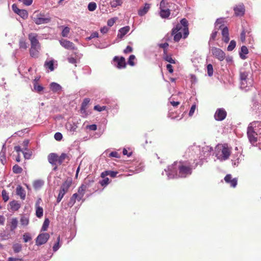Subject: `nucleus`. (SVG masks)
<instances>
[{"label": "nucleus", "instance_id": "f8f14e48", "mask_svg": "<svg viewBox=\"0 0 261 261\" xmlns=\"http://www.w3.org/2000/svg\"><path fill=\"white\" fill-rule=\"evenodd\" d=\"M49 235L48 233H42L38 236L36 239V244L40 246L45 244L48 240Z\"/></svg>", "mask_w": 261, "mask_h": 261}, {"label": "nucleus", "instance_id": "9b49d317", "mask_svg": "<svg viewBox=\"0 0 261 261\" xmlns=\"http://www.w3.org/2000/svg\"><path fill=\"white\" fill-rule=\"evenodd\" d=\"M165 4V0H162L160 5V16L162 18H167L170 13L169 8L167 6H164Z\"/></svg>", "mask_w": 261, "mask_h": 261}, {"label": "nucleus", "instance_id": "20e7f679", "mask_svg": "<svg viewBox=\"0 0 261 261\" xmlns=\"http://www.w3.org/2000/svg\"><path fill=\"white\" fill-rule=\"evenodd\" d=\"M188 22L186 19L183 18L180 22L176 24V27L172 29V35H174V40L178 42L183 38H186L189 35Z\"/></svg>", "mask_w": 261, "mask_h": 261}, {"label": "nucleus", "instance_id": "f257e3e1", "mask_svg": "<svg viewBox=\"0 0 261 261\" xmlns=\"http://www.w3.org/2000/svg\"><path fill=\"white\" fill-rule=\"evenodd\" d=\"M192 166L188 161L175 162L168 166L167 169H165L162 174L165 173L168 179L186 177L192 174Z\"/></svg>", "mask_w": 261, "mask_h": 261}, {"label": "nucleus", "instance_id": "79ce46f5", "mask_svg": "<svg viewBox=\"0 0 261 261\" xmlns=\"http://www.w3.org/2000/svg\"><path fill=\"white\" fill-rule=\"evenodd\" d=\"M90 102V99L86 98H85L82 103L81 109V112L82 113L83 110H85V109Z\"/></svg>", "mask_w": 261, "mask_h": 261}, {"label": "nucleus", "instance_id": "49530a36", "mask_svg": "<svg viewBox=\"0 0 261 261\" xmlns=\"http://www.w3.org/2000/svg\"><path fill=\"white\" fill-rule=\"evenodd\" d=\"M18 15L23 19H25L28 17V12L27 10L22 9Z\"/></svg>", "mask_w": 261, "mask_h": 261}, {"label": "nucleus", "instance_id": "13d9d810", "mask_svg": "<svg viewBox=\"0 0 261 261\" xmlns=\"http://www.w3.org/2000/svg\"><path fill=\"white\" fill-rule=\"evenodd\" d=\"M106 109V106H100L99 105L95 106L94 107V109L98 112H101L102 111L105 110Z\"/></svg>", "mask_w": 261, "mask_h": 261}, {"label": "nucleus", "instance_id": "ea45409f", "mask_svg": "<svg viewBox=\"0 0 261 261\" xmlns=\"http://www.w3.org/2000/svg\"><path fill=\"white\" fill-rule=\"evenodd\" d=\"M86 188V186L84 185H82L81 186H80L79 188L78 192L77 193L78 195H80L81 197H84Z\"/></svg>", "mask_w": 261, "mask_h": 261}, {"label": "nucleus", "instance_id": "0eeeda50", "mask_svg": "<svg viewBox=\"0 0 261 261\" xmlns=\"http://www.w3.org/2000/svg\"><path fill=\"white\" fill-rule=\"evenodd\" d=\"M32 18L33 21L37 25L46 24L51 21L50 17H45V15L43 13L34 14Z\"/></svg>", "mask_w": 261, "mask_h": 261}, {"label": "nucleus", "instance_id": "412c9836", "mask_svg": "<svg viewBox=\"0 0 261 261\" xmlns=\"http://www.w3.org/2000/svg\"><path fill=\"white\" fill-rule=\"evenodd\" d=\"M6 147L5 144H4L2 149V150L0 152V161L1 163L4 165L6 162Z\"/></svg>", "mask_w": 261, "mask_h": 261}, {"label": "nucleus", "instance_id": "6e6552de", "mask_svg": "<svg viewBox=\"0 0 261 261\" xmlns=\"http://www.w3.org/2000/svg\"><path fill=\"white\" fill-rule=\"evenodd\" d=\"M211 50L212 55L219 61H222L225 58V54L221 49L213 47Z\"/></svg>", "mask_w": 261, "mask_h": 261}, {"label": "nucleus", "instance_id": "473e14b6", "mask_svg": "<svg viewBox=\"0 0 261 261\" xmlns=\"http://www.w3.org/2000/svg\"><path fill=\"white\" fill-rule=\"evenodd\" d=\"M44 184L42 180H36L34 182L33 187L35 189H40Z\"/></svg>", "mask_w": 261, "mask_h": 261}, {"label": "nucleus", "instance_id": "bf43d9fd", "mask_svg": "<svg viewBox=\"0 0 261 261\" xmlns=\"http://www.w3.org/2000/svg\"><path fill=\"white\" fill-rule=\"evenodd\" d=\"M23 239L24 242L27 243L32 239L31 237L28 233H25L23 234Z\"/></svg>", "mask_w": 261, "mask_h": 261}, {"label": "nucleus", "instance_id": "37998d69", "mask_svg": "<svg viewBox=\"0 0 261 261\" xmlns=\"http://www.w3.org/2000/svg\"><path fill=\"white\" fill-rule=\"evenodd\" d=\"M163 58L165 60L169 62L170 63H172V64L175 63V60L172 58L171 56L167 55V53L164 54Z\"/></svg>", "mask_w": 261, "mask_h": 261}, {"label": "nucleus", "instance_id": "72a5a7b5", "mask_svg": "<svg viewBox=\"0 0 261 261\" xmlns=\"http://www.w3.org/2000/svg\"><path fill=\"white\" fill-rule=\"evenodd\" d=\"M44 67L46 68H48L50 71H53L54 70L53 61H45Z\"/></svg>", "mask_w": 261, "mask_h": 261}, {"label": "nucleus", "instance_id": "a211bd4d", "mask_svg": "<svg viewBox=\"0 0 261 261\" xmlns=\"http://www.w3.org/2000/svg\"><path fill=\"white\" fill-rule=\"evenodd\" d=\"M129 26H125L120 29L118 31L117 37L120 39L122 38L129 31Z\"/></svg>", "mask_w": 261, "mask_h": 261}, {"label": "nucleus", "instance_id": "a18cd8bd", "mask_svg": "<svg viewBox=\"0 0 261 261\" xmlns=\"http://www.w3.org/2000/svg\"><path fill=\"white\" fill-rule=\"evenodd\" d=\"M12 169H13V172L15 173H16V174L20 173L22 171V168L20 167L18 165H15L13 167Z\"/></svg>", "mask_w": 261, "mask_h": 261}, {"label": "nucleus", "instance_id": "774afa93", "mask_svg": "<svg viewBox=\"0 0 261 261\" xmlns=\"http://www.w3.org/2000/svg\"><path fill=\"white\" fill-rule=\"evenodd\" d=\"M135 56L134 55H130L129 57V60H128V64L131 65V66H134V63L133 62V61L135 60Z\"/></svg>", "mask_w": 261, "mask_h": 261}, {"label": "nucleus", "instance_id": "6ab92c4d", "mask_svg": "<svg viewBox=\"0 0 261 261\" xmlns=\"http://www.w3.org/2000/svg\"><path fill=\"white\" fill-rule=\"evenodd\" d=\"M16 193L18 196H20L21 199L24 200L25 199V191L21 186L18 185L16 187Z\"/></svg>", "mask_w": 261, "mask_h": 261}, {"label": "nucleus", "instance_id": "4c0bfd02", "mask_svg": "<svg viewBox=\"0 0 261 261\" xmlns=\"http://www.w3.org/2000/svg\"><path fill=\"white\" fill-rule=\"evenodd\" d=\"M18 221L16 218L12 219L10 224V229L11 231L14 230L17 227Z\"/></svg>", "mask_w": 261, "mask_h": 261}, {"label": "nucleus", "instance_id": "c756f323", "mask_svg": "<svg viewBox=\"0 0 261 261\" xmlns=\"http://www.w3.org/2000/svg\"><path fill=\"white\" fill-rule=\"evenodd\" d=\"M252 108L254 110H258L261 109V102H258L255 99H253L252 101Z\"/></svg>", "mask_w": 261, "mask_h": 261}, {"label": "nucleus", "instance_id": "f704fd0d", "mask_svg": "<svg viewBox=\"0 0 261 261\" xmlns=\"http://www.w3.org/2000/svg\"><path fill=\"white\" fill-rule=\"evenodd\" d=\"M62 27L63 28V29L62 33H61L62 36L63 37H68V35L70 31V28H69L68 27H63V26H62Z\"/></svg>", "mask_w": 261, "mask_h": 261}, {"label": "nucleus", "instance_id": "5701e85b", "mask_svg": "<svg viewBox=\"0 0 261 261\" xmlns=\"http://www.w3.org/2000/svg\"><path fill=\"white\" fill-rule=\"evenodd\" d=\"M70 186L71 182L70 181H66L61 185L60 191L65 194L68 191Z\"/></svg>", "mask_w": 261, "mask_h": 261}, {"label": "nucleus", "instance_id": "c85d7f7f", "mask_svg": "<svg viewBox=\"0 0 261 261\" xmlns=\"http://www.w3.org/2000/svg\"><path fill=\"white\" fill-rule=\"evenodd\" d=\"M10 205L11 206V208L12 209V211H17L20 207L19 203H18L17 201L15 200L11 201L10 203Z\"/></svg>", "mask_w": 261, "mask_h": 261}, {"label": "nucleus", "instance_id": "e433bc0d", "mask_svg": "<svg viewBox=\"0 0 261 261\" xmlns=\"http://www.w3.org/2000/svg\"><path fill=\"white\" fill-rule=\"evenodd\" d=\"M29 222V219L27 216H22L20 219V223L22 225L27 226Z\"/></svg>", "mask_w": 261, "mask_h": 261}, {"label": "nucleus", "instance_id": "2eb2a0df", "mask_svg": "<svg viewBox=\"0 0 261 261\" xmlns=\"http://www.w3.org/2000/svg\"><path fill=\"white\" fill-rule=\"evenodd\" d=\"M60 44L67 49L74 50L76 49L75 45L70 41L61 39L59 41Z\"/></svg>", "mask_w": 261, "mask_h": 261}, {"label": "nucleus", "instance_id": "c9c22d12", "mask_svg": "<svg viewBox=\"0 0 261 261\" xmlns=\"http://www.w3.org/2000/svg\"><path fill=\"white\" fill-rule=\"evenodd\" d=\"M36 209V216L40 218L43 216V210L42 207H35Z\"/></svg>", "mask_w": 261, "mask_h": 261}, {"label": "nucleus", "instance_id": "0e129e2a", "mask_svg": "<svg viewBox=\"0 0 261 261\" xmlns=\"http://www.w3.org/2000/svg\"><path fill=\"white\" fill-rule=\"evenodd\" d=\"M65 194V193L61 192L60 191H59V193L57 199V203H59L61 201Z\"/></svg>", "mask_w": 261, "mask_h": 261}, {"label": "nucleus", "instance_id": "a878e982", "mask_svg": "<svg viewBox=\"0 0 261 261\" xmlns=\"http://www.w3.org/2000/svg\"><path fill=\"white\" fill-rule=\"evenodd\" d=\"M150 8V4H145L144 7L142 9H140L138 11V14L140 16L144 15L149 10Z\"/></svg>", "mask_w": 261, "mask_h": 261}, {"label": "nucleus", "instance_id": "aec40b11", "mask_svg": "<svg viewBox=\"0 0 261 261\" xmlns=\"http://www.w3.org/2000/svg\"><path fill=\"white\" fill-rule=\"evenodd\" d=\"M40 49L41 47L31 46L30 50L31 56L33 58H37L39 56Z\"/></svg>", "mask_w": 261, "mask_h": 261}, {"label": "nucleus", "instance_id": "864d4df0", "mask_svg": "<svg viewBox=\"0 0 261 261\" xmlns=\"http://www.w3.org/2000/svg\"><path fill=\"white\" fill-rule=\"evenodd\" d=\"M117 19L118 18L117 17H113L109 19L107 22L108 25L110 27H112L116 22V21L117 20Z\"/></svg>", "mask_w": 261, "mask_h": 261}, {"label": "nucleus", "instance_id": "b1692460", "mask_svg": "<svg viewBox=\"0 0 261 261\" xmlns=\"http://www.w3.org/2000/svg\"><path fill=\"white\" fill-rule=\"evenodd\" d=\"M66 128L70 133H74L76 131L77 125L75 123L68 122L66 125Z\"/></svg>", "mask_w": 261, "mask_h": 261}, {"label": "nucleus", "instance_id": "5fc2aeb1", "mask_svg": "<svg viewBox=\"0 0 261 261\" xmlns=\"http://www.w3.org/2000/svg\"><path fill=\"white\" fill-rule=\"evenodd\" d=\"M49 223V220L48 219H45L43 222L42 227V230H43V231L46 230L47 229V227H48Z\"/></svg>", "mask_w": 261, "mask_h": 261}, {"label": "nucleus", "instance_id": "e2e57ef3", "mask_svg": "<svg viewBox=\"0 0 261 261\" xmlns=\"http://www.w3.org/2000/svg\"><path fill=\"white\" fill-rule=\"evenodd\" d=\"M62 135L61 133L57 132L55 133L54 138L57 141H60L62 139Z\"/></svg>", "mask_w": 261, "mask_h": 261}, {"label": "nucleus", "instance_id": "cd10ccee", "mask_svg": "<svg viewBox=\"0 0 261 261\" xmlns=\"http://www.w3.org/2000/svg\"><path fill=\"white\" fill-rule=\"evenodd\" d=\"M117 174V172L113 171H105L101 173V176L102 178H104L106 176L110 175L112 177H116Z\"/></svg>", "mask_w": 261, "mask_h": 261}, {"label": "nucleus", "instance_id": "de8ad7c7", "mask_svg": "<svg viewBox=\"0 0 261 261\" xmlns=\"http://www.w3.org/2000/svg\"><path fill=\"white\" fill-rule=\"evenodd\" d=\"M236 46V41L234 40H231L227 46V49L228 51H232L235 48Z\"/></svg>", "mask_w": 261, "mask_h": 261}, {"label": "nucleus", "instance_id": "ddd939ff", "mask_svg": "<svg viewBox=\"0 0 261 261\" xmlns=\"http://www.w3.org/2000/svg\"><path fill=\"white\" fill-rule=\"evenodd\" d=\"M47 159L48 162L53 166H55L54 170H56L57 169V163H58V156L55 153H50L48 155Z\"/></svg>", "mask_w": 261, "mask_h": 261}, {"label": "nucleus", "instance_id": "423d86ee", "mask_svg": "<svg viewBox=\"0 0 261 261\" xmlns=\"http://www.w3.org/2000/svg\"><path fill=\"white\" fill-rule=\"evenodd\" d=\"M215 29L222 30L221 34L223 41L225 43L228 42L229 41L228 29L227 27L224 26V19L223 18L217 19L215 22Z\"/></svg>", "mask_w": 261, "mask_h": 261}, {"label": "nucleus", "instance_id": "2f4dec72", "mask_svg": "<svg viewBox=\"0 0 261 261\" xmlns=\"http://www.w3.org/2000/svg\"><path fill=\"white\" fill-rule=\"evenodd\" d=\"M67 159L68 160H69V158L68 155L64 153H63L61 154L60 156H58V164L59 165H61L62 164L63 161L66 159Z\"/></svg>", "mask_w": 261, "mask_h": 261}, {"label": "nucleus", "instance_id": "39448f33", "mask_svg": "<svg viewBox=\"0 0 261 261\" xmlns=\"http://www.w3.org/2000/svg\"><path fill=\"white\" fill-rule=\"evenodd\" d=\"M215 153L217 159L221 161L227 160L230 154V149L227 144H218L215 148Z\"/></svg>", "mask_w": 261, "mask_h": 261}, {"label": "nucleus", "instance_id": "f03ea898", "mask_svg": "<svg viewBox=\"0 0 261 261\" xmlns=\"http://www.w3.org/2000/svg\"><path fill=\"white\" fill-rule=\"evenodd\" d=\"M212 150V147L209 146H205L201 150L199 146L193 145L188 148L187 153H188L189 157L193 156L194 159L191 160L196 162L195 163V166H196L198 164L202 165V161L211 155Z\"/></svg>", "mask_w": 261, "mask_h": 261}, {"label": "nucleus", "instance_id": "680f3d73", "mask_svg": "<svg viewBox=\"0 0 261 261\" xmlns=\"http://www.w3.org/2000/svg\"><path fill=\"white\" fill-rule=\"evenodd\" d=\"M169 46V44L168 43H161L159 44V46L161 48H162L164 49V53L166 54L167 53V48Z\"/></svg>", "mask_w": 261, "mask_h": 261}, {"label": "nucleus", "instance_id": "338daca9", "mask_svg": "<svg viewBox=\"0 0 261 261\" xmlns=\"http://www.w3.org/2000/svg\"><path fill=\"white\" fill-rule=\"evenodd\" d=\"M219 29H216L215 28V30L212 32V34H211V38H210V40H215L217 35V33H218V30Z\"/></svg>", "mask_w": 261, "mask_h": 261}, {"label": "nucleus", "instance_id": "603ef678", "mask_svg": "<svg viewBox=\"0 0 261 261\" xmlns=\"http://www.w3.org/2000/svg\"><path fill=\"white\" fill-rule=\"evenodd\" d=\"M207 74L211 76L213 74V67L212 64H208L207 66Z\"/></svg>", "mask_w": 261, "mask_h": 261}, {"label": "nucleus", "instance_id": "58836bf2", "mask_svg": "<svg viewBox=\"0 0 261 261\" xmlns=\"http://www.w3.org/2000/svg\"><path fill=\"white\" fill-rule=\"evenodd\" d=\"M60 237L58 236L57 237L56 243L54 245V246L53 247V250L54 252H56L61 247V244H60Z\"/></svg>", "mask_w": 261, "mask_h": 261}, {"label": "nucleus", "instance_id": "7c9ffc66", "mask_svg": "<svg viewBox=\"0 0 261 261\" xmlns=\"http://www.w3.org/2000/svg\"><path fill=\"white\" fill-rule=\"evenodd\" d=\"M122 3V0H111L110 2V5L113 8H116L117 6H121Z\"/></svg>", "mask_w": 261, "mask_h": 261}, {"label": "nucleus", "instance_id": "4be33fe9", "mask_svg": "<svg viewBox=\"0 0 261 261\" xmlns=\"http://www.w3.org/2000/svg\"><path fill=\"white\" fill-rule=\"evenodd\" d=\"M234 11L236 15L241 16L244 13V7L242 5H239L234 8Z\"/></svg>", "mask_w": 261, "mask_h": 261}, {"label": "nucleus", "instance_id": "3c124183", "mask_svg": "<svg viewBox=\"0 0 261 261\" xmlns=\"http://www.w3.org/2000/svg\"><path fill=\"white\" fill-rule=\"evenodd\" d=\"M22 153H23L24 158L25 159L28 160L31 158V156L32 155V151L29 150V149H28V150H27V151L23 150Z\"/></svg>", "mask_w": 261, "mask_h": 261}, {"label": "nucleus", "instance_id": "1a4fd4ad", "mask_svg": "<svg viewBox=\"0 0 261 261\" xmlns=\"http://www.w3.org/2000/svg\"><path fill=\"white\" fill-rule=\"evenodd\" d=\"M248 72L244 71L241 70L240 73V78L241 81V88L242 89H245L248 87L247 82L249 81V79L248 78Z\"/></svg>", "mask_w": 261, "mask_h": 261}, {"label": "nucleus", "instance_id": "09e8293b", "mask_svg": "<svg viewBox=\"0 0 261 261\" xmlns=\"http://www.w3.org/2000/svg\"><path fill=\"white\" fill-rule=\"evenodd\" d=\"M34 86V90L37 92H40L43 91V87L40 85H38V83H35Z\"/></svg>", "mask_w": 261, "mask_h": 261}, {"label": "nucleus", "instance_id": "f3484780", "mask_svg": "<svg viewBox=\"0 0 261 261\" xmlns=\"http://www.w3.org/2000/svg\"><path fill=\"white\" fill-rule=\"evenodd\" d=\"M226 182L230 184V186L235 188L237 185L238 180L236 178H232L230 174H227L224 178Z\"/></svg>", "mask_w": 261, "mask_h": 261}, {"label": "nucleus", "instance_id": "4d7b16f0", "mask_svg": "<svg viewBox=\"0 0 261 261\" xmlns=\"http://www.w3.org/2000/svg\"><path fill=\"white\" fill-rule=\"evenodd\" d=\"M29 140H25L22 144V149L23 150H24V151H27L28 150V145H29Z\"/></svg>", "mask_w": 261, "mask_h": 261}, {"label": "nucleus", "instance_id": "8fccbe9b", "mask_svg": "<svg viewBox=\"0 0 261 261\" xmlns=\"http://www.w3.org/2000/svg\"><path fill=\"white\" fill-rule=\"evenodd\" d=\"M2 195L3 199L5 202H6L9 200V195L6 190H3L2 191Z\"/></svg>", "mask_w": 261, "mask_h": 261}, {"label": "nucleus", "instance_id": "c03bdc74", "mask_svg": "<svg viewBox=\"0 0 261 261\" xmlns=\"http://www.w3.org/2000/svg\"><path fill=\"white\" fill-rule=\"evenodd\" d=\"M97 7V5L95 2H90L88 5V10L90 11H94Z\"/></svg>", "mask_w": 261, "mask_h": 261}, {"label": "nucleus", "instance_id": "393cba45", "mask_svg": "<svg viewBox=\"0 0 261 261\" xmlns=\"http://www.w3.org/2000/svg\"><path fill=\"white\" fill-rule=\"evenodd\" d=\"M50 88L54 92H57L61 90L62 87L58 83L53 82L50 84Z\"/></svg>", "mask_w": 261, "mask_h": 261}, {"label": "nucleus", "instance_id": "69168bd1", "mask_svg": "<svg viewBox=\"0 0 261 261\" xmlns=\"http://www.w3.org/2000/svg\"><path fill=\"white\" fill-rule=\"evenodd\" d=\"M19 2L22 3L26 6H30L33 3V0H18Z\"/></svg>", "mask_w": 261, "mask_h": 261}, {"label": "nucleus", "instance_id": "dca6fc26", "mask_svg": "<svg viewBox=\"0 0 261 261\" xmlns=\"http://www.w3.org/2000/svg\"><path fill=\"white\" fill-rule=\"evenodd\" d=\"M114 62L116 63V66L119 68L121 69L125 67L126 63L124 58L121 57L119 58L115 57L114 58Z\"/></svg>", "mask_w": 261, "mask_h": 261}, {"label": "nucleus", "instance_id": "6e6d98bb", "mask_svg": "<svg viewBox=\"0 0 261 261\" xmlns=\"http://www.w3.org/2000/svg\"><path fill=\"white\" fill-rule=\"evenodd\" d=\"M99 183L102 186H106L109 183V179L108 177H104L102 180L99 181Z\"/></svg>", "mask_w": 261, "mask_h": 261}, {"label": "nucleus", "instance_id": "4468645a", "mask_svg": "<svg viewBox=\"0 0 261 261\" xmlns=\"http://www.w3.org/2000/svg\"><path fill=\"white\" fill-rule=\"evenodd\" d=\"M226 116V112L223 108L218 109L215 112L214 117L216 120L222 121L224 120Z\"/></svg>", "mask_w": 261, "mask_h": 261}, {"label": "nucleus", "instance_id": "a19ab883", "mask_svg": "<svg viewBox=\"0 0 261 261\" xmlns=\"http://www.w3.org/2000/svg\"><path fill=\"white\" fill-rule=\"evenodd\" d=\"M12 248L15 253H18L21 250L22 246L20 244L16 243L13 245Z\"/></svg>", "mask_w": 261, "mask_h": 261}, {"label": "nucleus", "instance_id": "9d476101", "mask_svg": "<svg viewBox=\"0 0 261 261\" xmlns=\"http://www.w3.org/2000/svg\"><path fill=\"white\" fill-rule=\"evenodd\" d=\"M28 38L31 42V46L41 47L40 44L38 40L39 36L37 33H30L28 35Z\"/></svg>", "mask_w": 261, "mask_h": 261}, {"label": "nucleus", "instance_id": "bb28decb", "mask_svg": "<svg viewBox=\"0 0 261 261\" xmlns=\"http://www.w3.org/2000/svg\"><path fill=\"white\" fill-rule=\"evenodd\" d=\"M248 53V50L246 46H242L241 48V51L239 53L240 57L242 59L246 58L245 55Z\"/></svg>", "mask_w": 261, "mask_h": 261}, {"label": "nucleus", "instance_id": "052dcab7", "mask_svg": "<svg viewBox=\"0 0 261 261\" xmlns=\"http://www.w3.org/2000/svg\"><path fill=\"white\" fill-rule=\"evenodd\" d=\"M19 47L20 48L24 49H26L27 48V44L24 40L21 39L19 41Z\"/></svg>", "mask_w": 261, "mask_h": 261}, {"label": "nucleus", "instance_id": "7ed1b4c3", "mask_svg": "<svg viewBox=\"0 0 261 261\" xmlns=\"http://www.w3.org/2000/svg\"><path fill=\"white\" fill-rule=\"evenodd\" d=\"M247 136L249 142L255 145L261 139V121L251 122L247 128Z\"/></svg>", "mask_w": 261, "mask_h": 261}]
</instances>
